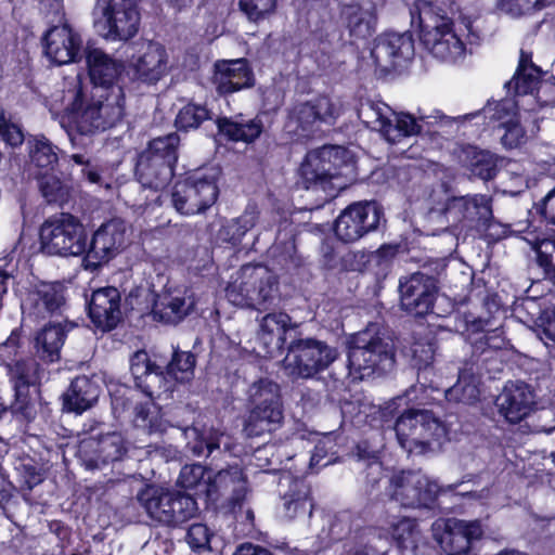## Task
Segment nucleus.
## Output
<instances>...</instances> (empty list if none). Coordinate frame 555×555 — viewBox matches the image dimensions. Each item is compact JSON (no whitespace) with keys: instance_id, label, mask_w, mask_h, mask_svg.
Listing matches in <instances>:
<instances>
[{"instance_id":"nucleus-23","label":"nucleus","mask_w":555,"mask_h":555,"mask_svg":"<svg viewBox=\"0 0 555 555\" xmlns=\"http://www.w3.org/2000/svg\"><path fill=\"white\" fill-rule=\"evenodd\" d=\"M376 65L391 69L403 65L414 56V41L409 33H388L376 40L372 49Z\"/></svg>"},{"instance_id":"nucleus-62","label":"nucleus","mask_w":555,"mask_h":555,"mask_svg":"<svg viewBox=\"0 0 555 555\" xmlns=\"http://www.w3.org/2000/svg\"><path fill=\"white\" fill-rule=\"evenodd\" d=\"M415 365L421 367L428 366L434 359V347L431 344L416 343L412 348Z\"/></svg>"},{"instance_id":"nucleus-16","label":"nucleus","mask_w":555,"mask_h":555,"mask_svg":"<svg viewBox=\"0 0 555 555\" xmlns=\"http://www.w3.org/2000/svg\"><path fill=\"white\" fill-rule=\"evenodd\" d=\"M433 537L448 555H466L472 543L483 534L479 520H462L456 518L437 519L433 526Z\"/></svg>"},{"instance_id":"nucleus-56","label":"nucleus","mask_w":555,"mask_h":555,"mask_svg":"<svg viewBox=\"0 0 555 555\" xmlns=\"http://www.w3.org/2000/svg\"><path fill=\"white\" fill-rule=\"evenodd\" d=\"M238 7L250 22L257 23L275 11L276 0H238Z\"/></svg>"},{"instance_id":"nucleus-51","label":"nucleus","mask_w":555,"mask_h":555,"mask_svg":"<svg viewBox=\"0 0 555 555\" xmlns=\"http://www.w3.org/2000/svg\"><path fill=\"white\" fill-rule=\"evenodd\" d=\"M10 373L11 377L15 379L14 388L17 400L24 396L29 385L36 384L41 378L39 366L33 360L16 362L14 366L10 369Z\"/></svg>"},{"instance_id":"nucleus-42","label":"nucleus","mask_w":555,"mask_h":555,"mask_svg":"<svg viewBox=\"0 0 555 555\" xmlns=\"http://www.w3.org/2000/svg\"><path fill=\"white\" fill-rule=\"evenodd\" d=\"M152 509L156 515V521L167 526H179L196 514L197 505L192 496L177 492L175 504H171L167 512H159L155 504Z\"/></svg>"},{"instance_id":"nucleus-30","label":"nucleus","mask_w":555,"mask_h":555,"mask_svg":"<svg viewBox=\"0 0 555 555\" xmlns=\"http://www.w3.org/2000/svg\"><path fill=\"white\" fill-rule=\"evenodd\" d=\"M188 449L196 456H208L215 449L223 447L225 451L238 455L235 447L231 443V438L224 433H219L214 428L201 430L196 426L188 427L183 430Z\"/></svg>"},{"instance_id":"nucleus-54","label":"nucleus","mask_w":555,"mask_h":555,"mask_svg":"<svg viewBox=\"0 0 555 555\" xmlns=\"http://www.w3.org/2000/svg\"><path fill=\"white\" fill-rule=\"evenodd\" d=\"M543 7L544 0H496V9L512 18L530 16Z\"/></svg>"},{"instance_id":"nucleus-59","label":"nucleus","mask_w":555,"mask_h":555,"mask_svg":"<svg viewBox=\"0 0 555 555\" xmlns=\"http://www.w3.org/2000/svg\"><path fill=\"white\" fill-rule=\"evenodd\" d=\"M311 106L318 117L319 122L332 124L339 116L341 106L338 101H333L327 96L318 98L311 102Z\"/></svg>"},{"instance_id":"nucleus-28","label":"nucleus","mask_w":555,"mask_h":555,"mask_svg":"<svg viewBox=\"0 0 555 555\" xmlns=\"http://www.w3.org/2000/svg\"><path fill=\"white\" fill-rule=\"evenodd\" d=\"M78 451L90 466L98 467L100 463L119 460L126 447L120 434L108 433L100 438L89 437L81 440Z\"/></svg>"},{"instance_id":"nucleus-15","label":"nucleus","mask_w":555,"mask_h":555,"mask_svg":"<svg viewBox=\"0 0 555 555\" xmlns=\"http://www.w3.org/2000/svg\"><path fill=\"white\" fill-rule=\"evenodd\" d=\"M383 218V209L376 202H357L346 207L334 224L336 237L344 243H354L375 231Z\"/></svg>"},{"instance_id":"nucleus-31","label":"nucleus","mask_w":555,"mask_h":555,"mask_svg":"<svg viewBox=\"0 0 555 555\" xmlns=\"http://www.w3.org/2000/svg\"><path fill=\"white\" fill-rule=\"evenodd\" d=\"M291 328V318L284 312L264 315L259 325L258 339L264 347L266 354L272 357L283 349L285 334Z\"/></svg>"},{"instance_id":"nucleus-64","label":"nucleus","mask_w":555,"mask_h":555,"mask_svg":"<svg viewBox=\"0 0 555 555\" xmlns=\"http://www.w3.org/2000/svg\"><path fill=\"white\" fill-rule=\"evenodd\" d=\"M233 555H272V553L259 545L244 543L236 548Z\"/></svg>"},{"instance_id":"nucleus-8","label":"nucleus","mask_w":555,"mask_h":555,"mask_svg":"<svg viewBox=\"0 0 555 555\" xmlns=\"http://www.w3.org/2000/svg\"><path fill=\"white\" fill-rule=\"evenodd\" d=\"M399 444L409 453H425L439 448L447 437L446 426L426 410H408L395 424Z\"/></svg>"},{"instance_id":"nucleus-20","label":"nucleus","mask_w":555,"mask_h":555,"mask_svg":"<svg viewBox=\"0 0 555 555\" xmlns=\"http://www.w3.org/2000/svg\"><path fill=\"white\" fill-rule=\"evenodd\" d=\"M126 245V224L119 219L103 223L87 246V259L93 266L105 263L118 255Z\"/></svg>"},{"instance_id":"nucleus-43","label":"nucleus","mask_w":555,"mask_h":555,"mask_svg":"<svg viewBox=\"0 0 555 555\" xmlns=\"http://www.w3.org/2000/svg\"><path fill=\"white\" fill-rule=\"evenodd\" d=\"M396 125L391 124V134L396 135V142L400 137H410L422 132L425 126H433L434 124H449L451 120L446 116H435V121L428 120L430 117L418 115L417 117L410 114L393 115Z\"/></svg>"},{"instance_id":"nucleus-3","label":"nucleus","mask_w":555,"mask_h":555,"mask_svg":"<svg viewBox=\"0 0 555 555\" xmlns=\"http://www.w3.org/2000/svg\"><path fill=\"white\" fill-rule=\"evenodd\" d=\"M178 483L209 499H214L221 490L231 489L232 494L228 500L229 511L237 519L250 522L254 519L253 511L245 506L248 488L243 470L237 465L219 470L214 477L201 464L185 465L180 472Z\"/></svg>"},{"instance_id":"nucleus-11","label":"nucleus","mask_w":555,"mask_h":555,"mask_svg":"<svg viewBox=\"0 0 555 555\" xmlns=\"http://www.w3.org/2000/svg\"><path fill=\"white\" fill-rule=\"evenodd\" d=\"M219 169L207 167L177 182L171 195L175 209L181 215L192 216L211 207L219 194Z\"/></svg>"},{"instance_id":"nucleus-47","label":"nucleus","mask_w":555,"mask_h":555,"mask_svg":"<svg viewBox=\"0 0 555 555\" xmlns=\"http://www.w3.org/2000/svg\"><path fill=\"white\" fill-rule=\"evenodd\" d=\"M479 379L470 370L460 373L457 383L446 390L449 401L472 403L479 396Z\"/></svg>"},{"instance_id":"nucleus-32","label":"nucleus","mask_w":555,"mask_h":555,"mask_svg":"<svg viewBox=\"0 0 555 555\" xmlns=\"http://www.w3.org/2000/svg\"><path fill=\"white\" fill-rule=\"evenodd\" d=\"M280 483L281 486H288V490L283 495L285 517L293 519L307 513L310 516L312 514V503L310 502V489L305 480L285 474L282 476Z\"/></svg>"},{"instance_id":"nucleus-60","label":"nucleus","mask_w":555,"mask_h":555,"mask_svg":"<svg viewBox=\"0 0 555 555\" xmlns=\"http://www.w3.org/2000/svg\"><path fill=\"white\" fill-rule=\"evenodd\" d=\"M211 533L204 524H193L186 534L190 546L194 550H206L209 546Z\"/></svg>"},{"instance_id":"nucleus-7","label":"nucleus","mask_w":555,"mask_h":555,"mask_svg":"<svg viewBox=\"0 0 555 555\" xmlns=\"http://www.w3.org/2000/svg\"><path fill=\"white\" fill-rule=\"evenodd\" d=\"M540 77L541 70L532 63L531 53L521 50L517 70L506 88L514 90L518 105L525 112L555 106V78Z\"/></svg>"},{"instance_id":"nucleus-19","label":"nucleus","mask_w":555,"mask_h":555,"mask_svg":"<svg viewBox=\"0 0 555 555\" xmlns=\"http://www.w3.org/2000/svg\"><path fill=\"white\" fill-rule=\"evenodd\" d=\"M496 405L506 421L519 423L539 409V400L530 385L509 382L498 397Z\"/></svg>"},{"instance_id":"nucleus-6","label":"nucleus","mask_w":555,"mask_h":555,"mask_svg":"<svg viewBox=\"0 0 555 555\" xmlns=\"http://www.w3.org/2000/svg\"><path fill=\"white\" fill-rule=\"evenodd\" d=\"M225 295L234 306L267 310L279 300V283L267 267L245 264L232 276Z\"/></svg>"},{"instance_id":"nucleus-49","label":"nucleus","mask_w":555,"mask_h":555,"mask_svg":"<svg viewBox=\"0 0 555 555\" xmlns=\"http://www.w3.org/2000/svg\"><path fill=\"white\" fill-rule=\"evenodd\" d=\"M537 253L539 266L544 270L545 278L555 284V238H526Z\"/></svg>"},{"instance_id":"nucleus-9","label":"nucleus","mask_w":555,"mask_h":555,"mask_svg":"<svg viewBox=\"0 0 555 555\" xmlns=\"http://www.w3.org/2000/svg\"><path fill=\"white\" fill-rule=\"evenodd\" d=\"M395 353L391 341L385 340L367 328L351 337L348 349V369L353 378L363 379L374 372L386 373L393 367Z\"/></svg>"},{"instance_id":"nucleus-26","label":"nucleus","mask_w":555,"mask_h":555,"mask_svg":"<svg viewBox=\"0 0 555 555\" xmlns=\"http://www.w3.org/2000/svg\"><path fill=\"white\" fill-rule=\"evenodd\" d=\"M401 306L415 315L430 312L435 298V286L430 278L414 273L400 282Z\"/></svg>"},{"instance_id":"nucleus-27","label":"nucleus","mask_w":555,"mask_h":555,"mask_svg":"<svg viewBox=\"0 0 555 555\" xmlns=\"http://www.w3.org/2000/svg\"><path fill=\"white\" fill-rule=\"evenodd\" d=\"M212 83L220 94L253 86V74L245 59L221 60L215 63Z\"/></svg>"},{"instance_id":"nucleus-38","label":"nucleus","mask_w":555,"mask_h":555,"mask_svg":"<svg viewBox=\"0 0 555 555\" xmlns=\"http://www.w3.org/2000/svg\"><path fill=\"white\" fill-rule=\"evenodd\" d=\"M395 112L380 101L362 102L358 108V117L369 128L380 131L387 141L395 143L396 135L391 134V117Z\"/></svg>"},{"instance_id":"nucleus-48","label":"nucleus","mask_w":555,"mask_h":555,"mask_svg":"<svg viewBox=\"0 0 555 555\" xmlns=\"http://www.w3.org/2000/svg\"><path fill=\"white\" fill-rule=\"evenodd\" d=\"M42 196L50 204L63 205L69 199L70 186L52 172H36Z\"/></svg>"},{"instance_id":"nucleus-39","label":"nucleus","mask_w":555,"mask_h":555,"mask_svg":"<svg viewBox=\"0 0 555 555\" xmlns=\"http://www.w3.org/2000/svg\"><path fill=\"white\" fill-rule=\"evenodd\" d=\"M30 163L37 172H52L59 162V149L42 134L33 135L27 141Z\"/></svg>"},{"instance_id":"nucleus-61","label":"nucleus","mask_w":555,"mask_h":555,"mask_svg":"<svg viewBox=\"0 0 555 555\" xmlns=\"http://www.w3.org/2000/svg\"><path fill=\"white\" fill-rule=\"evenodd\" d=\"M540 338L545 345L548 341L555 343V307L546 309L541 318Z\"/></svg>"},{"instance_id":"nucleus-53","label":"nucleus","mask_w":555,"mask_h":555,"mask_svg":"<svg viewBox=\"0 0 555 555\" xmlns=\"http://www.w3.org/2000/svg\"><path fill=\"white\" fill-rule=\"evenodd\" d=\"M195 357L191 352L176 351L167 365V375L179 383L190 382L194 376Z\"/></svg>"},{"instance_id":"nucleus-12","label":"nucleus","mask_w":555,"mask_h":555,"mask_svg":"<svg viewBox=\"0 0 555 555\" xmlns=\"http://www.w3.org/2000/svg\"><path fill=\"white\" fill-rule=\"evenodd\" d=\"M178 137L173 133L154 139L147 152L142 154L137 165L140 183L150 189H164L173 176L177 162Z\"/></svg>"},{"instance_id":"nucleus-45","label":"nucleus","mask_w":555,"mask_h":555,"mask_svg":"<svg viewBox=\"0 0 555 555\" xmlns=\"http://www.w3.org/2000/svg\"><path fill=\"white\" fill-rule=\"evenodd\" d=\"M177 492L170 491L167 488L160 486H146L138 494V501L140 505L145 509L147 515L156 520V515L152 506L155 504L156 508L160 512H167L171 504H175V496Z\"/></svg>"},{"instance_id":"nucleus-4","label":"nucleus","mask_w":555,"mask_h":555,"mask_svg":"<svg viewBox=\"0 0 555 555\" xmlns=\"http://www.w3.org/2000/svg\"><path fill=\"white\" fill-rule=\"evenodd\" d=\"M366 479L371 492L380 493L405 507H428L434 503L439 487L418 470H402L384 476L382 463L373 456L367 464Z\"/></svg>"},{"instance_id":"nucleus-58","label":"nucleus","mask_w":555,"mask_h":555,"mask_svg":"<svg viewBox=\"0 0 555 555\" xmlns=\"http://www.w3.org/2000/svg\"><path fill=\"white\" fill-rule=\"evenodd\" d=\"M257 215L254 211H246L237 219L232 220L227 227L225 232L228 240L232 244L241 242L243 236L256 224Z\"/></svg>"},{"instance_id":"nucleus-5","label":"nucleus","mask_w":555,"mask_h":555,"mask_svg":"<svg viewBox=\"0 0 555 555\" xmlns=\"http://www.w3.org/2000/svg\"><path fill=\"white\" fill-rule=\"evenodd\" d=\"M353 168V157L347 149L323 146L306 155L299 175L305 189H320L334 197L347 188Z\"/></svg>"},{"instance_id":"nucleus-57","label":"nucleus","mask_w":555,"mask_h":555,"mask_svg":"<svg viewBox=\"0 0 555 555\" xmlns=\"http://www.w3.org/2000/svg\"><path fill=\"white\" fill-rule=\"evenodd\" d=\"M208 118V111L196 104H188L182 107L176 118V125L179 129L197 128Z\"/></svg>"},{"instance_id":"nucleus-10","label":"nucleus","mask_w":555,"mask_h":555,"mask_svg":"<svg viewBox=\"0 0 555 555\" xmlns=\"http://www.w3.org/2000/svg\"><path fill=\"white\" fill-rule=\"evenodd\" d=\"M41 248L48 255L81 256L87 251L88 236L80 219L68 212L49 217L40 227Z\"/></svg>"},{"instance_id":"nucleus-24","label":"nucleus","mask_w":555,"mask_h":555,"mask_svg":"<svg viewBox=\"0 0 555 555\" xmlns=\"http://www.w3.org/2000/svg\"><path fill=\"white\" fill-rule=\"evenodd\" d=\"M88 314L102 331H111L121 320V296L116 287H101L92 292L88 300Z\"/></svg>"},{"instance_id":"nucleus-2","label":"nucleus","mask_w":555,"mask_h":555,"mask_svg":"<svg viewBox=\"0 0 555 555\" xmlns=\"http://www.w3.org/2000/svg\"><path fill=\"white\" fill-rule=\"evenodd\" d=\"M411 24L418 28L420 39L430 54L446 63H456L466 54V46L479 36L473 20L454 3L415 0L410 9Z\"/></svg>"},{"instance_id":"nucleus-33","label":"nucleus","mask_w":555,"mask_h":555,"mask_svg":"<svg viewBox=\"0 0 555 555\" xmlns=\"http://www.w3.org/2000/svg\"><path fill=\"white\" fill-rule=\"evenodd\" d=\"M283 417L282 403L249 406V413L244 422V433L248 437L270 433L281 425Z\"/></svg>"},{"instance_id":"nucleus-13","label":"nucleus","mask_w":555,"mask_h":555,"mask_svg":"<svg viewBox=\"0 0 555 555\" xmlns=\"http://www.w3.org/2000/svg\"><path fill=\"white\" fill-rule=\"evenodd\" d=\"M338 357L335 348L315 339H300L293 343L284 364L288 375L311 378L326 370Z\"/></svg>"},{"instance_id":"nucleus-18","label":"nucleus","mask_w":555,"mask_h":555,"mask_svg":"<svg viewBox=\"0 0 555 555\" xmlns=\"http://www.w3.org/2000/svg\"><path fill=\"white\" fill-rule=\"evenodd\" d=\"M517 100L504 99L500 102L488 103L481 112L470 114L467 117H477L483 115L486 118L499 122L500 128L504 130L501 137L502 144L507 149H514L526 141V131L520 124Z\"/></svg>"},{"instance_id":"nucleus-35","label":"nucleus","mask_w":555,"mask_h":555,"mask_svg":"<svg viewBox=\"0 0 555 555\" xmlns=\"http://www.w3.org/2000/svg\"><path fill=\"white\" fill-rule=\"evenodd\" d=\"M219 132L234 142L251 143L263 131V122L260 117L244 118L242 115L223 117L218 119Z\"/></svg>"},{"instance_id":"nucleus-63","label":"nucleus","mask_w":555,"mask_h":555,"mask_svg":"<svg viewBox=\"0 0 555 555\" xmlns=\"http://www.w3.org/2000/svg\"><path fill=\"white\" fill-rule=\"evenodd\" d=\"M541 212L548 223L555 225V188L543 198Z\"/></svg>"},{"instance_id":"nucleus-40","label":"nucleus","mask_w":555,"mask_h":555,"mask_svg":"<svg viewBox=\"0 0 555 555\" xmlns=\"http://www.w3.org/2000/svg\"><path fill=\"white\" fill-rule=\"evenodd\" d=\"M457 157L474 176L482 180H489L495 175V159L490 152L467 145L461 149Z\"/></svg>"},{"instance_id":"nucleus-22","label":"nucleus","mask_w":555,"mask_h":555,"mask_svg":"<svg viewBox=\"0 0 555 555\" xmlns=\"http://www.w3.org/2000/svg\"><path fill=\"white\" fill-rule=\"evenodd\" d=\"M66 302V287L62 283L40 282L34 285L22 301L24 314L47 318L60 310Z\"/></svg>"},{"instance_id":"nucleus-50","label":"nucleus","mask_w":555,"mask_h":555,"mask_svg":"<svg viewBox=\"0 0 555 555\" xmlns=\"http://www.w3.org/2000/svg\"><path fill=\"white\" fill-rule=\"evenodd\" d=\"M317 122L319 120L311 103H302L292 109L285 124V129L289 133L301 135L309 131Z\"/></svg>"},{"instance_id":"nucleus-55","label":"nucleus","mask_w":555,"mask_h":555,"mask_svg":"<svg viewBox=\"0 0 555 555\" xmlns=\"http://www.w3.org/2000/svg\"><path fill=\"white\" fill-rule=\"evenodd\" d=\"M0 137L11 146L21 145L25 139L21 125L2 105H0Z\"/></svg>"},{"instance_id":"nucleus-52","label":"nucleus","mask_w":555,"mask_h":555,"mask_svg":"<svg viewBox=\"0 0 555 555\" xmlns=\"http://www.w3.org/2000/svg\"><path fill=\"white\" fill-rule=\"evenodd\" d=\"M390 531L400 547L412 551L417 547L420 532L413 519L409 517L392 519L390 521Z\"/></svg>"},{"instance_id":"nucleus-14","label":"nucleus","mask_w":555,"mask_h":555,"mask_svg":"<svg viewBox=\"0 0 555 555\" xmlns=\"http://www.w3.org/2000/svg\"><path fill=\"white\" fill-rule=\"evenodd\" d=\"M95 14L106 39L127 41L139 30L140 13L132 0H98Z\"/></svg>"},{"instance_id":"nucleus-29","label":"nucleus","mask_w":555,"mask_h":555,"mask_svg":"<svg viewBox=\"0 0 555 555\" xmlns=\"http://www.w3.org/2000/svg\"><path fill=\"white\" fill-rule=\"evenodd\" d=\"M130 371L137 386L141 387L150 397L171 390L172 383L164 375L159 367L153 365L149 354L137 351L130 359Z\"/></svg>"},{"instance_id":"nucleus-17","label":"nucleus","mask_w":555,"mask_h":555,"mask_svg":"<svg viewBox=\"0 0 555 555\" xmlns=\"http://www.w3.org/2000/svg\"><path fill=\"white\" fill-rule=\"evenodd\" d=\"M138 46V54L132 55L127 66V79L154 85L169 70L167 51L160 43L153 41H144Z\"/></svg>"},{"instance_id":"nucleus-34","label":"nucleus","mask_w":555,"mask_h":555,"mask_svg":"<svg viewBox=\"0 0 555 555\" xmlns=\"http://www.w3.org/2000/svg\"><path fill=\"white\" fill-rule=\"evenodd\" d=\"M99 396V385L87 376H79L63 395L64 409L80 414L93 406Z\"/></svg>"},{"instance_id":"nucleus-37","label":"nucleus","mask_w":555,"mask_h":555,"mask_svg":"<svg viewBox=\"0 0 555 555\" xmlns=\"http://www.w3.org/2000/svg\"><path fill=\"white\" fill-rule=\"evenodd\" d=\"M341 18L356 37L370 36L373 30L374 14L370 0H352L341 10Z\"/></svg>"},{"instance_id":"nucleus-36","label":"nucleus","mask_w":555,"mask_h":555,"mask_svg":"<svg viewBox=\"0 0 555 555\" xmlns=\"http://www.w3.org/2000/svg\"><path fill=\"white\" fill-rule=\"evenodd\" d=\"M450 216L469 221L486 222L492 215L490 199L486 195L454 197L447 206Z\"/></svg>"},{"instance_id":"nucleus-25","label":"nucleus","mask_w":555,"mask_h":555,"mask_svg":"<svg viewBox=\"0 0 555 555\" xmlns=\"http://www.w3.org/2000/svg\"><path fill=\"white\" fill-rule=\"evenodd\" d=\"M196 300L192 289L182 287H168L154 300L152 312L155 319L166 323H178L189 315Z\"/></svg>"},{"instance_id":"nucleus-41","label":"nucleus","mask_w":555,"mask_h":555,"mask_svg":"<svg viewBox=\"0 0 555 555\" xmlns=\"http://www.w3.org/2000/svg\"><path fill=\"white\" fill-rule=\"evenodd\" d=\"M65 330L61 324L43 327L35 338L37 354L46 361L54 362L60 358V350L65 340Z\"/></svg>"},{"instance_id":"nucleus-44","label":"nucleus","mask_w":555,"mask_h":555,"mask_svg":"<svg viewBox=\"0 0 555 555\" xmlns=\"http://www.w3.org/2000/svg\"><path fill=\"white\" fill-rule=\"evenodd\" d=\"M133 424L147 434H163L169 427L162 410L151 402L135 405Z\"/></svg>"},{"instance_id":"nucleus-46","label":"nucleus","mask_w":555,"mask_h":555,"mask_svg":"<svg viewBox=\"0 0 555 555\" xmlns=\"http://www.w3.org/2000/svg\"><path fill=\"white\" fill-rule=\"evenodd\" d=\"M246 401L249 406L282 403L280 387L269 378H259L248 386Z\"/></svg>"},{"instance_id":"nucleus-1","label":"nucleus","mask_w":555,"mask_h":555,"mask_svg":"<svg viewBox=\"0 0 555 555\" xmlns=\"http://www.w3.org/2000/svg\"><path fill=\"white\" fill-rule=\"evenodd\" d=\"M86 60L94 83L91 100L85 101L78 79L62 96L64 111L60 115V125L74 146L80 144L77 135H89L111 128L124 115L122 88L115 83L126 82L127 67L95 48L87 50Z\"/></svg>"},{"instance_id":"nucleus-21","label":"nucleus","mask_w":555,"mask_h":555,"mask_svg":"<svg viewBox=\"0 0 555 555\" xmlns=\"http://www.w3.org/2000/svg\"><path fill=\"white\" fill-rule=\"evenodd\" d=\"M43 48L51 62L65 65L80 60L82 39L68 25L54 26L47 31Z\"/></svg>"}]
</instances>
